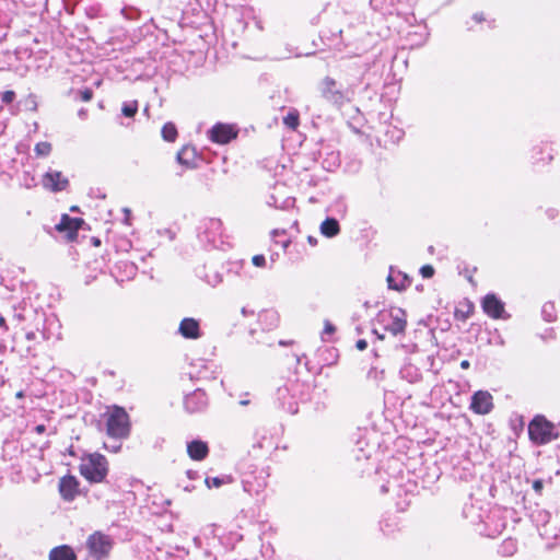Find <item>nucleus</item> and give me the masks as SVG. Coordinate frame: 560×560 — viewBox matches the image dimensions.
<instances>
[{
	"instance_id": "2eb2a0df",
	"label": "nucleus",
	"mask_w": 560,
	"mask_h": 560,
	"mask_svg": "<svg viewBox=\"0 0 560 560\" xmlns=\"http://www.w3.org/2000/svg\"><path fill=\"white\" fill-rule=\"evenodd\" d=\"M177 162L187 167V168H194L197 165V152L196 149L189 145L183 147L177 155H176Z\"/></svg>"
},
{
	"instance_id": "c756f323",
	"label": "nucleus",
	"mask_w": 560,
	"mask_h": 560,
	"mask_svg": "<svg viewBox=\"0 0 560 560\" xmlns=\"http://www.w3.org/2000/svg\"><path fill=\"white\" fill-rule=\"evenodd\" d=\"M334 331H335V326L330 322L326 320L325 322V326H324V334H329L330 335Z\"/></svg>"
},
{
	"instance_id": "72a5a7b5",
	"label": "nucleus",
	"mask_w": 560,
	"mask_h": 560,
	"mask_svg": "<svg viewBox=\"0 0 560 560\" xmlns=\"http://www.w3.org/2000/svg\"><path fill=\"white\" fill-rule=\"evenodd\" d=\"M265 316L266 317H269L272 322H278V315L273 312H268V313H265Z\"/></svg>"
},
{
	"instance_id": "dca6fc26",
	"label": "nucleus",
	"mask_w": 560,
	"mask_h": 560,
	"mask_svg": "<svg viewBox=\"0 0 560 560\" xmlns=\"http://www.w3.org/2000/svg\"><path fill=\"white\" fill-rule=\"evenodd\" d=\"M187 453L191 459L202 460L207 457L209 448L206 442L195 440L187 444Z\"/></svg>"
},
{
	"instance_id": "ea45409f",
	"label": "nucleus",
	"mask_w": 560,
	"mask_h": 560,
	"mask_svg": "<svg viewBox=\"0 0 560 560\" xmlns=\"http://www.w3.org/2000/svg\"><path fill=\"white\" fill-rule=\"evenodd\" d=\"M0 327L7 329L5 319L2 316H0Z\"/></svg>"
},
{
	"instance_id": "7ed1b4c3",
	"label": "nucleus",
	"mask_w": 560,
	"mask_h": 560,
	"mask_svg": "<svg viewBox=\"0 0 560 560\" xmlns=\"http://www.w3.org/2000/svg\"><path fill=\"white\" fill-rule=\"evenodd\" d=\"M528 434L530 440L537 444H546L557 438L552 423L541 416H537L530 421Z\"/></svg>"
},
{
	"instance_id": "4be33fe9",
	"label": "nucleus",
	"mask_w": 560,
	"mask_h": 560,
	"mask_svg": "<svg viewBox=\"0 0 560 560\" xmlns=\"http://www.w3.org/2000/svg\"><path fill=\"white\" fill-rule=\"evenodd\" d=\"M34 151L37 156H48L51 152V144L47 141L38 142Z\"/></svg>"
},
{
	"instance_id": "79ce46f5",
	"label": "nucleus",
	"mask_w": 560,
	"mask_h": 560,
	"mask_svg": "<svg viewBox=\"0 0 560 560\" xmlns=\"http://www.w3.org/2000/svg\"><path fill=\"white\" fill-rule=\"evenodd\" d=\"M242 314H243L244 316H247V311H246V308H245V307H243V308H242Z\"/></svg>"
},
{
	"instance_id": "9b49d317",
	"label": "nucleus",
	"mask_w": 560,
	"mask_h": 560,
	"mask_svg": "<svg viewBox=\"0 0 560 560\" xmlns=\"http://www.w3.org/2000/svg\"><path fill=\"white\" fill-rule=\"evenodd\" d=\"M83 220L80 218H71L68 214H63L58 224H56V230L59 232H66L68 240H74L78 235V231L81 228Z\"/></svg>"
},
{
	"instance_id": "f257e3e1",
	"label": "nucleus",
	"mask_w": 560,
	"mask_h": 560,
	"mask_svg": "<svg viewBox=\"0 0 560 560\" xmlns=\"http://www.w3.org/2000/svg\"><path fill=\"white\" fill-rule=\"evenodd\" d=\"M106 425V433L113 439H125L130 432L129 416L126 410L118 406L108 407L102 415Z\"/></svg>"
},
{
	"instance_id": "9d476101",
	"label": "nucleus",
	"mask_w": 560,
	"mask_h": 560,
	"mask_svg": "<svg viewBox=\"0 0 560 560\" xmlns=\"http://www.w3.org/2000/svg\"><path fill=\"white\" fill-rule=\"evenodd\" d=\"M68 178L59 171L49 170L42 177V185L50 191H61L67 188Z\"/></svg>"
},
{
	"instance_id": "f03ea898",
	"label": "nucleus",
	"mask_w": 560,
	"mask_h": 560,
	"mask_svg": "<svg viewBox=\"0 0 560 560\" xmlns=\"http://www.w3.org/2000/svg\"><path fill=\"white\" fill-rule=\"evenodd\" d=\"M81 475L92 482H101L107 475V460L101 454H91L80 465Z\"/></svg>"
},
{
	"instance_id": "f3484780",
	"label": "nucleus",
	"mask_w": 560,
	"mask_h": 560,
	"mask_svg": "<svg viewBox=\"0 0 560 560\" xmlns=\"http://www.w3.org/2000/svg\"><path fill=\"white\" fill-rule=\"evenodd\" d=\"M49 560H77V556L70 546L61 545L50 550Z\"/></svg>"
},
{
	"instance_id": "37998d69",
	"label": "nucleus",
	"mask_w": 560,
	"mask_h": 560,
	"mask_svg": "<svg viewBox=\"0 0 560 560\" xmlns=\"http://www.w3.org/2000/svg\"><path fill=\"white\" fill-rule=\"evenodd\" d=\"M22 396H23L22 392H19V393L16 394V397H22Z\"/></svg>"
},
{
	"instance_id": "f704fd0d",
	"label": "nucleus",
	"mask_w": 560,
	"mask_h": 560,
	"mask_svg": "<svg viewBox=\"0 0 560 560\" xmlns=\"http://www.w3.org/2000/svg\"><path fill=\"white\" fill-rule=\"evenodd\" d=\"M387 282L390 289L399 290V288L393 283V278L390 276L387 278Z\"/></svg>"
},
{
	"instance_id": "a211bd4d",
	"label": "nucleus",
	"mask_w": 560,
	"mask_h": 560,
	"mask_svg": "<svg viewBox=\"0 0 560 560\" xmlns=\"http://www.w3.org/2000/svg\"><path fill=\"white\" fill-rule=\"evenodd\" d=\"M320 233L326 237H335L340 232L339 223L334 218H327L319 226Z\"/></svg>"
},
{
	"instance_id": "5701e85b",
	"label": "nucleus",
	"mask_w": 560,
	"mask_h": 560,
	"mask_svg": "<svg viewBox=\"0 0 560 560\" xmlns=\"http://www.w3.org/2000/svg\"><path fill=\"white\" fill-rule=\"evenodd\" d=\"M283 122L291 129H295L299 126V114L298 112H290L284 118Z\"/></svg>"
},
{
	"instance_id": "c9c22d12",
	"label": "nucleus",
	"mask_w": 560,
	"mask_h": 560,
	"mask_svg": "<svg viewBox=\"0 0 560 560\" xmlns=\"http://www.w3.org/2000/svg\"><path fill=\"white\" fill-rule=\"evenodd\" d=\"M472 19L476 22H481V21H483V15H482V13H476V14H474Z\"/></svg>"
},
{
	"instance_id": "1a4fd4ad",
	"label": "nucleus",
	"mask_w": 560,
	"mask_h": 560,
	"mask_svg": "<svg viewBox=\"0 0 560 560\" xmlns=\"http://www.w3.org/2000/svg\"><path fill=\"white\" fill-rule=\"evenodd\" d=\"M209 139L218 144H225L236 138L237 131L233 126L226 124H215L209 131Z\"/></svg>"
},
{
	"instance_id": "393cba45",
	"label": "nucleus",
	"mask_w": 560,
	"mask_h": 560,
	"mask_svg": "<svg viewBox=\"0 0 560 560\" xmlns=\"http://www.w3.org/2000/svg\"><path fill=\"white\" fill-rule=\"evenodd\" d=\"M224 480L219 477L206 478V485L208 488H219L223 485Z\"/></svg>"
},
{
	"instance_id": "bb28decb",
	"label": "nucleus",
	"mask_w": 560,
	"mask_h": 560,
	"mask_svg": "<svg viewBox=\"0 0 560 560\" xmlns=\"http://www.w3.org/2000/svg\"><path fill=\"white\" fill-rule=\"evenodd\" d=\"M15 97V93L13 91H5L2 93L1 100L3 103H11Z\"/></svg>"
},
{
	"instance_id": "b1692460",
	"label": "nucleus",
	"mask_w": 560,
	"mask_h": 560,
	"mask_svg": "<svg viewBox=\"0 0 560 560\" xmlns=\"http://www.w3.org/2000/svg\"><path fill=\"white\" fill-rule=\"evenodd\" d=\"M385 377V372L384 370H378L377 368H372L369 372H368V378L370 380H373L374 382L378 383L381 381H383Z\"/></svg>"
},
{
	"instance_id": "412c9836",
	"label": "nucleus",
	"mask_w": 560,
	"mask_h": 560,
	"mask_svg": "<svg viewBox=\"0 0 560 560\" xmlns=\"http://www.w3.org/2000/svg\"><path fill=\"white\" fill-rule=\"evenodd\" d=\"M138 112V102L131 101V102H125L121 106V113L126 117H133Z\"/></svg>"
},
{
	"instance_id": "0eeeda50",
	"label": "nucleus",
	"mask_w": 560,
	"mask_h": 560,
	"mask_svg": "<svg viewBox=\"0 0 560 560\" xmlns=\"http://www.w3.org/2000/svg\"><path fill=\"white\" fill-rule=\"evenodd\" d=\"M494 407L493 397L488 390H477L471 396L470 410L476 415H488Z\"/></svg>"
},
{
	"instance_id": "20e7f679",
	"label": "nucleus",
	"mask_w": 560,
	"mask_h": 560,
	"mask_svg": "<svg viewBox=\"0 0 560 560\" xmlns=\"http://www.w3.org/2000/svg\"><path fill=\"white\" fill-rule=\"evenodd\" d=\"M378 322L383 324L384 329L394 336L402 334L406 329V313L398 307L389 311H383L378 314Z\"/></svg>"
},
{
	"instance_id": "c85d7f7f",
	"label": "nucleus",
	"mask_w": 560,
	"mask_h": 560,
	"mask_svg": "<svg viewBox=\"0 0 560 560\" xmlns=\"http://www.w3.org/2000/svg\"><path fill=\"white\" fill-rule=\"evenodd\" d=\"M92 97H93V92L90 89H85V90L81 91V100L83 102H89L92 100Z\"/></svg>"
},
{
	"instance_id": "4468645a",
	"label": "nucleus",
	"mask_w": 560,
	"mask_h": 560,
	"mask_svg": "<svg viewBox=\"0 0 560 560\" xmlns=\"http://www.w3.org/2000/svg\"><path fill=\"white\" fill-rule=\"evenodd\" d=\"M59 491L65 500H73L78 492V482L75 478L72 476H66L61 478L59 482Z\"/></svg>"
},
{
	"instance_id": "a878e982",
	"label": "nucleus",
	"mask_w": 560,
	"mask_h": 560,
	"mask_svg": "<svg viewBox=\"0 0 560 560\" xmlns=\"http://www.w3.org/2000/svg\"><path fill=\"white\" fill-rule=\"evenodd\" d=\"M252 262L255 267L262 268L266 266V258L264 255H255L252 258Z\"/></svg>"
},
{
	"instance_id": "cd10ccee",
	"label": "nucleus",
	"mask_w": 560,
	"mask_h": 560,
	"mask_svg": "<svg viewBox=\"0 0 560 560\" xmlns=\"http://www.w3.org/2000/svg\"><path fill=\"white\" fill-rule=\"evenodd\" d=\"M434 273V269L432 266L430 265H425L421 268V275L424 277V278H430L432 277Z\"/></svg>"
},
{
	"instance_id": "7c9ffc66",
	"label": "nucleus",
	"mask_w": 560,
	"mask_h": 560,
	"mask_svg": "<svg viewBox=\"0 0 560 560\" xmlns=\"http://www.w3.org/2000/svg\"><path fill=\"white\" fill-rule=\"evenodd\" d=\"M355 347H357L360 351H363V350H365V349H366V347H368V342H366V340H364V339H359V340L357 341V343H355Z\"/></svg>"
},
{
	"instance_id": "e433bc0d",
	"label": "nucleus",
	"mask_w": 560,
	"mask_h": 560,
	"mask_svg": "<svg viewBox=\"0 0 560 560\" xmlns=\"http://www.w3.org/2000/svg\"><path fill=\"white\" fill-rule=\"evenodd\" d=\"M469 365H470V364H469V361H467V360H463V361L460 362V368H462V369H464V370L468 369V368H469Z\"/></svg>"
},
{
	"instance_id": "423d86ee",
	"label": "nucleus",
	"mask_w": 560,
	"mask_h": 560,
	"mask_svg": "<svg viewBox=\"0 0 560 560\" xmlns=\"http://www.w3.org/2000/svg\"><path fill=\"white\" fill-rule=\"evenodd\" d=\"M86 547L92 556L102 559L108 556L113 547V540L108 535L95 532L88 537Z\"/></svg>"
},
{
	"instance_id": "473e14b6",
	"label": "nucleus",
	"mask_w": 560,
	"mask_h": 560,
	"mask_svg": "<svg viewBox=\"0 0 560 560\" xmlns=\"http://www.w3.org/2000/svg\"><path fill=\"white\" fill-rule=\"evenodd\" d=\"M533 488L536 492H540L542 489V481L541 480H535L533 482Z\"/></svg>"
},
{
	"instance_id": "c03bdc74",
	"label": "nucleus",
	"mask_w": 560,
	"mask_h": 560,
	"mask_svg": "<svg viewBox=\"0 0 560 560\" xmlns=\"http://www.w3.org/2000/svg\"><path fill=\"white\" fill-rule=\"evenodd\" d=\"M505 544H506V545H509V546H511V547H513V541H508V542H505Z\"/></svg>"
},
{
	"instance_id": "aec40b11",
	"label": "nucleus",
	"mask_w": 560,
	"mask_h": 560,
	"mask_svg": "<svg viewBox=\"0 0 560 560\" xmlns=\"http://www.w3.org/2000/svg\"><path fill=\"white\" fill-rule=\"evenodd\" d=\"M161 133H162V138L165 141L174 142L177 137V129L173 122H166L162 127Z\"/></svg>"
},
{
	"instance_id": "58836bf2",
	"label": "nucleus",
	"mask_w": 560,
	"mask_h": 560,
	"mask_svg": "<svg viewBox=\"0 0 560 560\" xmlns=\"http://www.w3.org/2000/svg\"><path fill=\"white\" fill-rule=\"evenodd\" d=\"M307 241H308V243H310L311 245H313V246L317 244V240H316L315 237H313V236H308V237H307Z\"/></svg>"
},
{
	"instance_id": "6ab92c4d",
	"label": "nucleus",
	"mask_w": 560,
	"mask_h": 560,
	"mask_svg": "<svg viewBox=\"0 0 560 560\" xmlns=\"http://www.w3.org/2000/svg\"><path fill=\"white\" fill-rule=\"evenodd\" d=\"M401 378L408 381L409 383H416L420 380L421 374L419 370L412 364H406L400 370Z\"/></svg>"
},
{
	"instance_id": "4c0bfd02",
	"label": "nucleus",
	"mask_w": 560,
	"mask_h": 560,
	"mask_svg": "<svg viewBox=\"0 0 560 560\" xmlns=\"http://www.w3.org/2000/svg\"><path fill=\"white\" fill-rule=\"evenodd\" d=\"M35 431L37 433H43L45 431V425L44 424H38L36 428H35Z\"/></svg>"
},
{
	"instance_id": "2f4dec72",
	"label": "nucleus",
	"mask_w": 560,
	"mask_h": 560,
	"mask_svg": "<svg viewBox=\"0 0 560 560\" xmlns=\"http://www.w3.org/2000/svg\"><path fill=\"white\" fill-rule=\"evenodd\" d=\"M547 215L550 218V219H555L558 217L559 212L557 209L555 208H550L546 211Z\"/></svg>"
},
{
	"instance_id": "ddd939ff",
	"label": "nucleus",
	"mask_w": 560,
	"mask_h": 560,
	"mask_svg": "<svg viewBox=\"0 0 560 560\" xmlns=\"http://www.w3.org/2000/svg\"><path fill=\"white\" fill-rule=\"evenodd\" d=\"M179 335L185 339H198L201 337L199 320L192 317H185L178 326Z\"/></svg>"
},
{
	"instance_id": "a19ab883",
	"label": "nucleus",
	"mask_w": 560,
	"mask_h": 560,
	"mask_svg": "<svg viewBox=\"0 0 560 560\" xmlns=\"http://www.w3.org/2000/svg\"><path fill=\"white\" fill-rule=\"evenodd\" d=\"M120 448V445H113V447L110 448L112 452H118Z\"/></svg>"
},
{
	"instance_id": "6e6552de",
	"label": "nucleus",
	"mask_w": 560,
	"mask_h": 560,
	"mask_svg": "<svg viewBox=\"0 0 560 560\" xmlns=\"http://www.w3.org/2000/svg\"><path fill=\"white\" fill-rule=\"evenodd\" d=\"M481 306L483 312L491 318H508L505 314L504 303L493 293L487 294L482 301Z\"/></svg>"
},
{
	"instance_id": "39448f33",
	"label": "nucleus",
	"mask_w": 560,
	"mask_h": 560,
	"mask_svg": "<svg viewBox=\"0 0 560 560\" xmlns=\"http://www.w3.org/2000/svg\"><path fill=\"white\" fill-rule=\"evenodd\" d=\"M322 97L335 106H342L349 101L347 93L330 77L324 78L318 85Z\"/></svg>"
},
{
	"instance_id": "f8f14e48",
	"label": "nucleus",
	"mask_w": 560,
	"mask_h": 560,
	"mask_svg": "<svg viewBox=\"0 0 560 560\" xmlns=\"http://www.w3.org/2000/svg\"><path fill=\"white\" fill-rule=\"evenodd\" d=\"M184 405L189 412L202 411L208 405V398L203 390L196 389L185 397Z\"/></svg>"
}]
</instances>
